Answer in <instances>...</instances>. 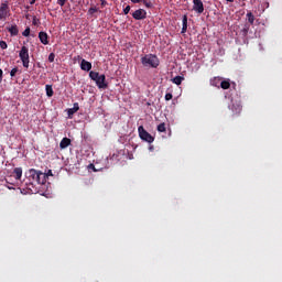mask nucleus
I'll list each match as a JSON object with an SVG mask.
<instances>
[{
	"instance_id": "6e6552de",
	"label": "nucleus",
	"mask_w": 282,
	"mask_h": 282,
	"mask_svg": "<svg viewBox=\"0 0 282 282\" xmlns=\"http://www.w3.org/2000/svg\"><path fill=\"white\" fill-rule=\"evenodd\" d=\"M193 10L196 14H204V2L202 0H193Z\"/></svg>"
},
{
	"instance_id": "393cba45",
	"label": "nucleus",
	"mask_w": 282,
	"mask_h": 282,
	"mask_svg": "<svg viewBox=\"0 0 282 282\" xmlns=\"http://www.w3.org/2000/svg\"><path fill=\"white\" fill-rule=\"evenodd\" d=\"M18 73H19V67H14L13 69H11L10 72L11 78H14V76H17Z\"/></svg>"
},
{
	"instance_id": "c9c22d12",
	"label": "nucleus",
	"mask_w": 282,
	"mask_h": 282,
	"mask_svg": "<svg viewBox=\"0 0 282 282\" xmlns=\"http://www.w3.org/2000/svg\"><path fill=\"white\" fill-rule=\"evenodd\" d=\"M132 3H142V0H130Z\"/></svg>"
},
{
	"instance_id": "dca6fc26",
	"label": "nucleus",
	"mask_w": 282,
	"mask_h": 282,
	"mask_svg": "<svg viewBox=\"0 0 282 282\" xmlns=\"http://www.w3.org/2000/svg\"><path fill=\"white\" fill-rule=\"evenodd\" d=\"M13 177L15 180H21V177H23V169L22 167H15L13 170Z\"/></svg>"
},
{
	"instance_id": "72a5a7b5",
	"label": "nucleus",
	"mask_w": 282,
	"mask_h": 282,
	"mask_svg": "<svg viewBox=\"0 0 282 282\" xmlns=\"http://www.w3.org/2000/svg\"><path fill=\"white\" fill-rule=\"evenodd\" d=\"M0 83H3V69L0 68Z\"/></svg>"
},
{
	"instance_id": "39448f33",
	"label": "nucleus",
	"mask_w": 282,
	"mask_h": 282,
	"mask_svg": "<svg viewBox=\"0 0 282 282\" xmlns=\"http://www.w3.org/2000/svg\"><path fill=\"white\" fill-rule=\"evenodd\" d=\"M8 14H10V6L8 4V1H4L0 6V21H6Z\"/></svg>"
},
{
	"instance_id": "4468645a",
	"label": "nucleus",
	"mask_w": 282,
	"mask_h": 282,
	"mask_svg": "<svg viewBox=\"0 0 282 282\" xmlns=\"http://www.w3.org/2000/svg\"><path fill=\"white\" fill-rule=\"evenodd\" d=\"M221 77H213L209 80V84L212 85V87H217L219 89L220 85H221Z\"/></svg>"
},
{
	"instance_id": "423d86ee",
	"label": "nucleus",
	"mask_w": 282,
	"mask_h": 282,
	"mask_svg": "<svg viewBox=\"0 0 282 282\" xmlns=\"http://www.w3.org/2000/svg\"><path fill=\"white\" fill-rule=\"evenodd\" d=\"M28 177H29V186H34V184H36L37 180H39V171L31 169L28 171L26 173Z\"/></svg>"
},
{
	"instance_id": "a211bd4d",
	"label": "nucleus",
	"mask_w": 282,
	"mask_h": 282,
	"mask_svg": "<svg viewBox=\"0 0 282 282\" xmlns=\"http://www.w3.org/2000/svg\"><path fill=\"white\" fill-rule=\"evenodd\" d=\"M45 90H46V96L48 98H52V96H54V88H52V85H46Z\"/></svg>"
},
{
	"instance_id": "cd10ccee",
	"label": "nucleus",
	"mask_w": 282,
	"mask_h": 282,
	"mask_svg": "<svg viewBox=\"0 0 282 282\" xmlns=\"http://www.w3.org/2000/svg\"><path fill=\"white\" fill-rule=\"evenodd\" d=\"M22 36H30V28H26L23 33Z\"/></svg>"
},
{
	"instance_id": "473e14b6",
	"label": "nucleus",
	"mask_w": 282,
	"mask_h": 282,
	"mask_svg": "<svg viewBox=\"0 0 282 282\" xmlns=\"http://www.w3.org/2000/svg\"><path fill=\"white\" fill-rule=\"evenodd\" d=\"M45 175L47 180L48 177H52L54 174L52 173V170H48L47 173H45Z\"/></svg>"
},
{
	"instance_id": "b1692460",
	"label": "nucleus",
	"mask_w": 282,
	"mask_h": 282,
	"mask_svg": "<svg viewBox=\"0 0 282 282\" xmlns=\"http://www.w3.org/2000/svg\"><path fill=\"white\" fill-rule=\"evenodd\" d=\"M141 2L145 6V8H153L151 0H141Z\"/></svg>"
},
{
	"instance_id": "9d476101",
	"label": "nucleus",
	"mask_w": 282,
	"mask_h": 282,
	"mask_svg": "<svg viewBox=\"0 0 282 282\" xmlns=\"http://www.w3.org/2000/svg\"><path fill=\"white\" fill-rule=\"evenodd\" d=\"M39 39L43 45H50V35H47V33L41 31L39 33Z\"/></svg>"
},
{
	"instance_id": "f704fd0d",
	"label": "nucleus",
	"mask_w": 282,
	"mask_h": 282,
	"mask_svg": "<svg viewBox=\"0 0 282 282\" xmlns=\"http://www.w3.org/2000/svg\"><path fill=\"white\" fill-rule=\"evenodd\" d=\"M94 12H97V9H96V8H90V9H89V13H90V14H94Z\"/></svg>"
},
{
	"instance_id": "412c9836",
	"label": "nucleus",
	"mask_w": 282,
	"mask_h": 282,
	"mask_svg": "<svg viewBox=\"0 0 282 282\" xmlns=\"http://www.w3.org/2000/svg\"><path fill=\"white\" fill-rule=\"evenodd\" d=\"M184 80V77L183 76H175L173 79H172V83H174V85H182Z\"/></svg>"
},
{
	"instance_id": "c85d7f7f",
	"label": "nucleus",
	"mask_w": 282,
	"mask_h": 282,
	"mask_svg": "<svg viewBox=\"0 0 282 282\" xmlns=\"http://www.w3.org/2000/svg\"><path fill=\"white\" fill-rule=\"evenodd\" d=\"M165 100H173V94H171V93H167L166 95H165Z\"/></svg>"
},
{
	"instance_id": "f8f14e48",
	"label": "nucleus",
	"mask_w": 282,
	"mask_h": 282,
	"mask_svg": "<svg viewBox=\"0 0 282 282\" xmlns=\"http://www.w3.org/2000/svg\"><path fill=\"white\" fill-rule=\"evenodd\" d=\"M72 145V139L65 137L59 142V149L64 150Z\"/></svg>"
},
{
	"instance_id": "58836bf2",
	"label": "nucleus",
	"mask_w": 282,
	"mask_h": 282,
	"mask_svg": "<svg viewBox=\"0 0 282 282\" xmlns=\"http://www.w3.org/2000/svg\"><path fill=\"white\" fill-rule=\"evenodd\" d=\"M100 1H101V6H105V3H106L105 0H100Z\"/></svg>"
},
{
	"instance_id": "c756f323",
	"label": "nucleus",
	"mask_w": 282,
	"mask_h": 282,
	"mask_svg": "<svg viewBox=\"0 0 282 282\" xmlns=\"http://www.w3.org/2000/svg\"><path fill=\"white\" fill-rule=\"evenodd\" d=\"M58 6H61V8H63V6H65V3H67V0H57Z\"/></svg>"
},
{
	"instance_id": "0eeeda50",
	"label": "nucleus",
	"mask_w": 282,
	"mask_h": 282,
	"mask_svg": "<svg viewBox=\"0 0 282 282\" xmlns=\"http://www.w3.org/2000/svg\"><path fill=\"white\" fill-rule=\"evenodd\" d=\"M229 109H230L232 116H239V113H241L243 107L241 106V102H239V101H231V105H229Z\"/></svg>"
},
{
	"instance_id": "7c9ffc66",
	"label": "nucleus",
	"mask_w": 282,
	"mask_h": 282,
	"mask_svg": "<svg viewBox=\"0 0 282 282\" xmlns=\"http://www.w3.org/2000/svg\"><path fill=\"white\" fill-rule=\"evenodd\" d=\"M129 12H131V7H130V6H127V7L123 9V13H124V14H128Z\"/></svg>"
},
{
	"instance_id": "4be33fe9",
	"label": "nucleus",
	"mask_w": 282,
	"mask_h": 282,
	"mask_svg": "<svg viewBox=\"0 0 282 282\" xmlns=\"http://www.w3.org/2000/svg\"><path fill=\"white\" fill-rule=\"evenodd\" d=\"M247 19H248L250 25H254V14H252V12L247 13Z\"/></svg>"
},
{
	"instance_id": "9b49d317",
	"label": "nucleus",
	"mask_w": 282,
	"mask_h": 282,
	"mask_svg": "<svg viewBox=\"0 0 282 282\" xmlns=\"http://www.w3.org/2000/svg\"><path fill=\"white\" fill-rule=\"evenodd\" d=\"M80 69H83V72H91V62H88L87 59H82Z\"/></svg>"
},
{
	"instance_id": "6ab92c4d",
	"label": "nucleus",
	"mask_w": 282,
	"mask_h": 282,
	"mask_svg": "<svg viewBox=\"0 0 282 282\" xmlns=\"http://www.w3.org/2000/svg\"><path fill=\"white\" fill-rule=\"evenodd\" d=\"M78 109H80V107L78 106V102L74 104V107L68 109V116H74V113H76Z\"/></svg>"
},
{
	"instance_id": "bb28decb",
	"label": "nucleus",
	"mask_w": 282,
	"mask_h": 282,
	"mask_svg": "<svg viewBox=\"0 0 282 282\" xmlns=\"http://www.w3.org/2000/svg\"><path fill=\"white\" fill-rule=\"evenodd\" d=\"M54 58H56V55H55L54 53H51V54L48 55V62H50V63H54Z\"/></svg>"
},
{
	"instance_id": "20e7f679",
	"label": "nucleus",
	"mask_w": 282,
	"mask_h": 282,
	"mask_svg": "<svg viewBox=\"0 0 282 282\" xmlns=\"http://www.w3.org/2000/svg\"><path fill=\"white\" fill-rule=\"evenodd\" d=\"M139 131V138H141L144 142H148L149 144H152V142L155 141V138L149 133L143 126H140L138 128Z\"/></svg>"
},
{
	"instance_id": "2eb2a0df",
	"label": "nucleus",
	"mask_w": 282,
	"mask_h": 282,
	"mask_svg": "<svg viewBox=\"0 0 282 282\" xmlns=\"http://www.w3.org/2000/svg\"><path fill=\"white\" fill-rule=\"evenodd\" d=\"M7 30L11 34V36H18L19 35V26H17V24H13V25L7 28Z\"/></svg>"
},
{
	"instance_id": "5701e85b",
	"label": "nucleus",
	"mask_w": 282,
	"mask_h": 282,
	"mask_svg": "<svg viewBox=\"0 0 282 282\" xmlns=\"http://www.w3.org/2000/svg\"><path fill=\"white\" fill-rule=\"evenodd\" d=\"M158 131H159L160 133H164V132L166 131V124H165V123H160V124L158 126Z\"/></svg>"
},
{
	"instance_id": "f03ea898",
	"label": "nucleus",
	"mask_w": 282,
	"mask_h": 282,
	"mask_svg": "<svg viewBox=\"0 0 282 282\" xmlns=\"http://www.w3.org/2000/svg\"><path fill=\"white\" fill-rule=\"evenodd\" d=\"M141 63L143 67H159L160 66V59L158 58V55L148 54L141 58Z\"/></svg>"
},
{
	"instance_id": "ddd939ff",
	"label": "nucleus",
	"mask_w": 282,
	"mask_h": 282,
	"mask_svg": "<svg viewBox=\"0 0 282 282\" xmlns=\"http://www.w3.org/2000/svg\"><path fill=\"white\" fill-rule=\"evenodd\" d=\"M45 182H47V175H45V173L39 171L37 181L35 184H45Z\"/></svg>"
},
{
	"instance_id": "2f4dec72",
	"label": "nucleus",
	"mask_w": 282,
	"mask_h": 282,
	"mask_svg": "<svg viewBox=\"0 0 282 282\" xmlns=\"http://www.w3.org/2000/svg\"><path fill=\"white\" fill-rule=\"evenodd\" d=\"M32 23H33V25H39L40 20L36 19V17H34Z\"/></svg>"
},
{
	"instance_id": "f3484780",
	"label": "nucleus",
	"mask_w": 282,
	"mask_h": 282,
	"mask_svg": "<svg viewBox=\"0 0 282 282\" xmlns=\"http://www.w3.org/2000/svg\"><path fill=\"white\" fill-rule=\"evenodd\" d=\"M188 30V17H183V26H182V34H185V32Z\"/></svg>"
},
{
	"instance_id": "e433bc0d",
	"label": "nucleus",
	"mask_w": 282,
	"mask_h": 282,
	"mask_svg": "<svg viewBox=\"0 0 282 282\" xmlns=\"http://www.w3.org/2000/svg\"><path fill=\"white\" fill-rule=\"evenodd\" d=\"M34 3H36V0H31V1H30V4H31V6H34Z\"/></svg>"
},
{
	"instance_id": "a878e982",
	"label": "nucleus",
	"mask_w": 282,
	"mask_h": 282,
	"mask_svg": "<svg viewBox=\"0 0 282 282\" xmlns=\"http://www.w3.org/2000/svg\"><path fill=\"white\" fill-rule=\"evenodd\" d=\"M1 50H8V43L6 41H0Z\"/></svg>"
},
{
	"instance_id": "f257e3e1",
	"label": "nucleus",
	"mask_w": 282,
	"mask_h": 282,
	"mask_svg": "<svg viewBox=\"0 0 282 282\" xmlns=\"http://www.w3.org/2000/svg\"><path fill=\"white\" fill-rule=\"evenodd\" d=\"M89 78L90 80H94V83H96L98 89L109 88V84L107 83V77L105 76V74L100 75V73L98 72L90 70Z\"/></svg>"
},
{
	"instance_id": "7ed1b4c3",
	"label": "nucleus",
	"mask_w": 282,
	"mask_h": 282,
	"mask_svg": "<svg viewBox=\"0 0 282 282\" xmlns=\"http://www.w3.org/2000/svg\"><path fill=\"white\" fill-rule=\"evenodd\" d=\"M19 57L23 67L28 69V67H30V48H28V46H22L19 52Z\"/></svg>"
},
{
	"instance_id": "1a4fd4ad",
	"label": "nucleus",
	"mask_w": 282,
	"mask_h": 282,
	"mask_svg": "<svg viewBox=\"0 0 282 282\" xmlns=\"http://www.w3.org/2000/svg\"><path fill=\"white\" fill-rule=\"evenodd\" d=\"M132 18H133L135 21H142V20L147 19V10H144V9L135 10V11L132 13Z\"/></svg>"
},
{
	"instance_id": "aec40b11",
	"label": "nucleus",
	"mask_w": 282,
	"mask_h": 282,
	"mask_svg": "<svg viewBox=\"0 0 282 282\" xmlns=\"http://www.w3.org/2000/svg\"><path fill=\"white\" fill-rule=\"evenodd\" d=\"M221 89H230V79H225L220 82Z\"/></svg>"
},
{
	"instance_id": "4c0bfd02",
	"label": "nucleus",
	"mask_w": 282,
	"mask_h": 282,
	"mask_svg": "<svg viewBox=\"0 0 282 282\" xmlns=\"http://www.w3.org/2000/svg\"><path fill=\"white\" fill-rule=\"evenodd\" d=\"M226 1H228L229 3H235V0H226Z\"/></svg>"
}]
</instances>
